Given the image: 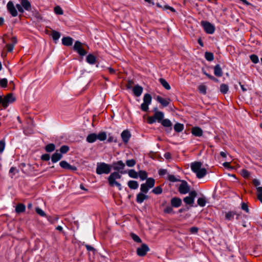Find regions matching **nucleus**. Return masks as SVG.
Instances as JSON below:
<instances>
[{
    "mask_svg": "<svg viewBox=\"0 0 262 262\" xmlns=\"http://www.w3.org/2000/svg\"><path fill=\"white\" fill-rule=\"evenodd\" d=\"M74 49L81 56H84L86 54V51L82 48V43L79 41H76L74 46Z\"/></svg>",
    "mask_w": 262,
    "mask_h": 262,
    "instance_id": "obj_12",
    "label": "nucleus"
},
{
    "mask_svg": "<svg viewBox=\"0 0 262 262\" xmlns=\"http://www.w3.org/2000/svg\"><path fill=\"white\" fill-rule=\"evenodd\" d=\"M152 191L156 194H161L162 192V189L160 186L156 187Z\"/></svg>",
    "mask_w": 262,
    "mask_h": 262,
    "instance_id": "obj_53",
    "label": "nucleus"
},
{
    "mask_svg": "<svg viewBox=\"0 0 262 262\" xmlns=\"http://www.w3.org/2000/svg\"><path fill=\"white\" fill-rule=\"evenodd\" d=\"M14 46V45H13V44H10V43L7 44L6 46L7 48V51L8 52H12Z\"/></svg>",
    "mask_w": 262,
    "mask_h": 262,
    "instance_id": "obj_60",
    "label": "nucleus"
},
{
    "mask_svg": "<svg viewBox=\"0 0 262 262\" xmlns=\"http://www.w3.org/2000/svg\"><path fill=\"white\" fill-rule=\"evenodd\" d=\"M15 99V97L13 96L12 94H8L4 98L3 107L6 108L9 104L14 102Z\"/></svg>",
    "mask_w": 262,
    "mask_h": 262,
    "instance_id": "obj_9",
    "label": "nucleus"
},
{
    "mask_svg": "<svg viewBox=\"0 0 262 262\" xmlns=\"http://www.w3.org/2000/svg\"><path fill=\"white\" fill-rule=\"evenodd\" d=\"M202 163L201 162H194L191 164V169L193 172L196 173V177L199 179L204 177L207 171L206 168H202Z\"/></svg>",
    "mask_w": 262,
    "mask_h": 262,
    "instance_id": "obj_1",
    "label": "nucleus"
},
{
    "mask_svg": "<svg viewBox=\"0 0 262 262\" xmlns=\"http://www.w3.org/2000/svg\"><path fill=\"white\" fill-rule=\"evenodd\" d=\"M60 166L64 169H69L72 171L77 170L76 167L70 165L68 162L65 161H62L59 163Z\"/></svg>",
    "mask_w": 262,
    "mask_h": 262,
    "instance_id": "obj_13",
    "label": "nucleus"
},
{
    "mask_svg": "<svg viewBox=\"0 0 262 262\" xmlns=\"http://www.w3.org/2000/svg\"><path fill=\"white\" fill-rule=\"evenodd\" d=\"M121 136L123 142L127 143L130 137V134L128 130H124Z\"/></svg>",
    "mask_w": 262,
    "mask_h": 262,
    "instance_id": "obj_21",
    "label": "nucleus"
},
{
    "mask_svg": "<svg viewBox=\"0 0 262 262\" xmlns=\"http://www.w3.org/2000/svg\"><path fill=\"white\" fill-rule=\"evenodd\" d=\"M192 134L197 137H201L203 134L202 129L199 127H193L191 129Z\"/></svg>",
    "mask_w": 262,
    "mask_h": 262,
    "instance_id": "obj_19",
    "label": "nucleus"
},
{
    "mask_svg": "<svg viewBox=\"0 0 262 262\" xmlns=\"http://www.w3.org/2000/svg\"><path fill=\"white\" fill-rule=\"evenodd\" d=\"M229 88L227 84H222L220 86V91L223 94H226L228 91Z\"/></svg>",
    "mask_w": 262,
    "mask_h": 262,
    "instance_id": "obj_37",
    "label": "nucleus"
},
{
    "mask_svg": "<svg viewBox=\"0 0 262 262\" xmlns=\"http://www.w3.org/2000/svg\"><path fill=\"white\" fill-rule=\"evenodd\" d=\"M214 73L215 75L218 77L222 76L223 72L222 69L219 64L216 65L214 68Z\"/></svg>",
    "mask_w": 262,
    "mask_h": 262,
    "instance_id": "obj_23",
    "label": "nucleus"
},
{
    "mask_svg": "<svg viewBox=\"0 0 262 262\" xmlns=\"http://www.w3.org/2000/svg\"><path fill=\"white\" fill-rule=\"evenodd\" d=\"M7 9L8 11L11 14L13 17H15L17 15V11L14 6L13 3L9 1L7 4Z\"/></svg>",
    "mask_w": 262,
    "mask_h": 262,
    "instance_id": "obj_11",
    "label": "nucleus"
},
{
    "mask_svg": "<svg viewBox=\"0 0 262 262\" xmlns=\"http://www.w3.org/2000/svg\"><path fill=\"white\" fill-rule=\"evenodd\" d=\"M130 236L135 242L139 243H141L142 242L141 238L136 234L132 233H130Z\"/></svg>",
    "mask_w": 262,
    "mask_h": 262,
    "instance_id": "obj_41",
    "label": "nucleus"
},
{
    "mask_svg": "<svg viewBox=\"0 0 262 262\" xmlns=\"http://www.w3.org/2000/svg\"><path fill=\"white\" fill-rule=\"evenodd\" d=\"M86 61L90 64H94L96 62V57L93 54H89L86 57Z\"/></svg>",
    "mask_w": 262,
    "mask_h": 262,
    "instance_id": "obj_27",
    "label": "nucleus"
},
{
    "mask_svg": "<svg viewBox=\"0 0 262 262\" xmlns=\"http://www.w3.org/2000/svg\"><path fill=\"white\" fill-rule=\"evenodd\" d=\"M197 195L196 192L193 190L189 192V196L185 197L184 199V202L185 204L190 205L192 206L194 203V198Z\"/></svg>",
    "mask_w": 262,
    "mask_h": 262,
    "instance_id": "obj_6",
    "label": "nucleus"
},
{
    "mask_svg": "<svg viewBox=\"0 0 262 262\" xmlns=\"http://www.w3.org/2000/svg\"><path fill=\"white\" fill-rule=\"evenodd\" d=\"M242 208L244 210H245L246 211V212H249L248 207L247 205L245 203H242Z\"/></svg>",
    "mask_w": 262,
    "mask_h": 262,
    "instance_id": "obj_63",
    "label": "nucleus"
},
{
    "mask_svg": "<svg viewBox=\"0 0 262 262\" xmlns=\"http://www.w3.org/2000/svg\"><path fill=\"white\" fill-rule=\"evenodd\" d=\"M206 59L208 61H212L213 60V55L210 52H206L205 55Z\"/></svg>",
    "mask_w": 262,
    "mask_h": 262,
    "instance_id": "obj_43",
    "label": "nucleus"
},
{
    "mask_svg": "<svg viewBox=\"0 0 262 262\" xmlns=\"http://www.w3.org/2000/svg\"><path fill=\"white\" fill-rule=\"evenodd\" d=\"M250 59L251 60V61L253 63H257L258 62V61H259L258 57L257 55H254V54L251 55L250 56Z\"/></svg>",
    "mask_w": 262,
    "mask_h": 262,
    "instance_id": "obj_50",
    "label": "nucleus"
},
{
    "mask_svg": "<svg viewBox=\"0 0 262 262\" xmlns=\"http://www.w3.org/2000/svg\"><path fill=\"white\" fill-rule=\"evenodd\" d=\"M148 196L142 193H139L137 195V202L139 203H142L144 200L147 199Z\"/></svg>",
    "mask_w": 262,
    "mask_h": 262,
    "instance_id": "obj_24",
    "label": "nucleus"
},
{
    "mask_svg": "<svg viewBox=\"0 0 262 262\" xmlns=\"http://www.w3.org/2000/svg\"><path fill=\"white\" fill-rule=\"evenodd\" d=\"M149 251V248L145 244H142L140 247L137 249V253L140 256H145L147 252Z\"/></svg>",
    "mask_w": 262,
    "mask_h": 262,
    "instance_id": "obj_10",
    "label": "nucleus"
},
{
    "mask_svg": "<svg viewBox=\"0 0 262 262\" xmlns=\"http://www.w3.org/2000/svg\"><path fill=\"white\" fill-rule=\"evenodd\" d=\"M125 164L122 161H119L113 163V168L115 170L119 171L124 169Z\"/></svg>",
    "mask_w": 262,
    "mask_h": 262,
    "instance_id": "obj_17",
    "label": "nucleus"
},
{
    "mask_svg": "<svg viewBox=\"0 0 262 262\" xmlns=\"http://www.w3.org/2000/svg\"><path fill=\"white\" fill-rule=\"evenodd\" d=\"M8 80L6 78L0 79V86L2 88H6L7 85Z\"/></svg>",
    "mask_w": 262,
    "mask_h": 262,
    "instance_id": "obj_48",
    "label": "nucleus"
},
{
    "mask_svg": "<svg viewBox=\"0 0 262 262\" xmlns=\"http://www.w3.org/2000/svg\"><path fill=\"white\" fill-rule=\"evenodd\" d=\"M73 39L70 37H64L62 39V42L64 46H69L72 45Z\"/></svg>",
    "mask_w": 262,
    "mask_h": 262,
    "instance_id": "obj_22",
    "label": "nucleus"
},
{
    "mask_svg": "<svg viewBox=\"0 0 262 262\" xmlns=\"http://www.w3.org/2000/svg\"><path fill=\"white\" fill-rule=\"evenodd\" d=\"M55 146L52 143L48 144L45 147V149L47 152H52L55 150Z\"/></svg>",
    "mask_w": 262,
    "mask_h": 262,
    "instance_id": "obj_36",
    "label": "nucleus"
},
{
    "mask_svg": "<svg viewBox=\"0 0 262 262\" xmlns=\"http://www.w3.org/2000/svg\"><path fill=\"white\" fill-rule=\"evenodd\" d=\"M50 156L49 154H44L42 155L41 159L44 161H48L50 160Z\"/></svg>",
    "mask_w": 262,
    "mask_h": 262,
    "instance_id": "obj_59",
    "label": "nucleus"
},
{
    "mask_svg": "<svg viewBox=\"0 0 262 262\" xmlns=\"http://www.w3.org/2000/svg\"><path fill=\"white\" fill-rule=\"evenodd\" d=\"M136 161L134 159L127 160L126 162V165L128 167H133L136 164Z\"/></svg>",
    "mask_w": 262,
    "mask_h": 262,
    "instance_id": "obj_47",
    "label": "nucleus"
},
{
    "mask_svg": "<svg viewBox=\"0 0 262 262\" xmlns=\"http://www.w3.org/2000/svg\"><path fill=\"white\" fill-rule=\"evenodd\" d=\"M138 176L140 177L141 180H144L147 178V173L145 171L140 170L139 171Z\"/></svg>",
    "mask_w": 262,
    "mask_h": 262,
    "instance_id": "obj_33",
    "label": "nucleus"
},
{
    "mask_svg": "<svg viewBox=\"0 0 262 262\" xmlns=\"http://www.w3.org/2000/svg\"><path fill=\"white\" fill-rule=\"evenodd\" d=\"M26 209L25 206L23 204H18L15 208V211L17 213H19L25 211Z\"/></svg>",
    "mask_w": 262,
    "mask_h": 262,
    "instance_id": "obj_28",
    "label": "nucleus"
},
{
    "mask_svg": "<svg viewBox=\"0 0 262 262\" xmlns=\"http://www.w3.org/2000/svg\"><path fill=\"white\" fill-rule=\"evenodd\" d=\"M5 147V142L4 140L0 141V153H2Z\"/></svg>",
    "mask_w": 262,
    "mask_h": 262,
    "instance_id": "obj_57",
    "label": "nucleus"
},
{
    "mask_svg": "<svg viewBox=\"0 0 262 262\" xmlns=\"http://www.w3.org/2000/svg\"><path fill=\"white\" fill-rule=\"evenodd\" d=\"M164 114L162 112H156L154 113L153 116H149L147 117V122L149 124H152L156 121L161 122L163 119Z\"/></svg>",
    "mask_w": 262,
    "mask_h": 262,
    "instance_id": "obj_4",
    "label": "nucleus"
},
{
    "mask_svg": "<svg viewBox=\"0 0 262 262\" xmlns=\"http://www.w3.org/2000/svg\"><path fill=\"white\" fill-rule=\"evenodd\" d=\"M54 12L57 14L61 15L63 14V11L59 6H56L54 8Z\"/></svg>",
    "mask_w": 262,
    "mask_h": 262,
    "instance_id": "obj_54",
    "label": "nucleus"
},
{
    "mask_svg": "<svg viewBox=\"0 0 262 262\" xmlns=\"http://www.w3.org/2000/svg\"><path fill=\"white\" fill-rule=\"evenodd\" d=\"M197 202L199 206L204 207L206 205V201L205 198H200L198 199Z\"/></svg>",
    "mask_w": 262,
    "mask_h": 262,
    "instance_id": "obj_39",
    "label": "nucleus"
},
{
    "mask_svg": "<svg viewBox=\"0 0 262 262\" xmlns=\"http://www.w3.org/2000/svg\"><path fill=\"white\" fill-rule=\"evenodd\" d=\"M128 175L130 178L137 179L138 177V173L134 169H130L128 171Z\"/></svg>",
    "mask_w": 262,
    "mask_h": 262,
    "instance_id": "obj_35",
    "label": "nucleus"
},
{
    "mask_svg": "<svg viewBox=\"0 0 262 262\" xmlns=\"http://www.w3.org/2000/svg\"><path fill=\"white\" fill-rule=\"evenodd\" d=\"M155 181L153 178H150L147 179L145 184H146L148 188H151L154 186Z\"/></svg>",
    "mask_w": 262,
    "mask_h": 262,
    "instance_id": "obj_29",
    "label": "nucleus"
},
{
    "mask_svg": "<svg viewBox=\"0 0 262 262\" xmlns=\"http://www.w3.org/2000/svg\"><path fill=\"white\" fill-rule=\"evenodd\" d=\"M62 157V154H60L58 150H56V151L52 155L51 160L53 163H55L60 160Z\"/></svg>",
    "mask_w": 262,
    "mask_h": 262,
    "instance_id": "obj_18",
    "label": "nucleus"
},
{
    "mask_svg": "<svg viewBox=\"0 0 262 262\" xmlns=\"http://www.w3.org/2000/svg\"><path fill=\"white\" fill-rule=\"evenodd\" d=\"M256 189L257 198L262 203V187H258Z\"/></svg>",
    "mask_w": 262,
    "mask_h": 262,
    "instance_id": "obj_38",
    "label": "nucleus"
},
{
    "mask_svg": "<svg viewBox=\"0 0 262 262\" xmlns=\"http://www.w3.org/2000/svg\"><path fill=\"white\" fill-rule=\"evenodd\" d=\"M69 150V147L68 146L63 145L60 148L59 152L60 154H66Z\"/></svg>",
    "mask_w": 262,
    "mask_h": 262,
    "instance_id": "obj_46",
    "label": "nucleus"
},
{
    "mask_svg": "<svg viewBox=\"0 0 262 262\" xmlns=\"http://www.w3.org/2000/svg\"><path fill=\"white\" fill-rule=\"evenodd\" d=\"M157 100L163 106H167L170 102L169 99H164L159 96H158L156 98Z\"/></svg>",
    "mask_w": 262,
    "mask_h": 262,
    "instance_id": "obj_20",
    "label": "nucleus"
},
{
    "mask_svg": "<svg viewBox=\"0 0 262 262\" xmlns=\"http://www.w3.org/2000/svg\"><path fill=\"white\" fill-rule=\"evenodd\" d=\"M111 166L105 163H98L97 164L96 173L98 174H108L111 172Z\"/></svg>",
    "mask_w": 262,
    "mask_h": 262,
    "instance_id": "obj_3",
    "label": "nucleus"
},
{
    "mask_svg": "<svg viewBox=\"0 0 262 262\" xmlns=\"http://www.w3.org/2000/svg\"><path fill=\"white\" fill-rule=\"evenodd\" d=\"M167 173V170L164 169H161L159 170V174L160 176H163Z\"/></svg>",
    "mask_w": 262,
    "mask_h": 262,
    "instance_id": "obj_64",
    "label": "nucleus"
},
{
    "mask_svg": "<svg viewBox=\"0 0 262 262\" xmlns=\"http://www.w3.org/2000/svg\"><path fill=\"white\" fill-rule=\"evenodd\" d=\"M235 214V213L234 212H226V214H225V217L226 219L227 220H231L234 215Z\"/></svg>",
    "mask_w": 262,
    "mask_h": 262,
    "instance_id": "obj_51",
    "label": "nucleus"
},
{
    "mask_svg": "<svg viewBox=\"0 0 262 262\" xmlns=\"http://www.w3.org/2000/svg\"><path fill=\"white\" fill-rule=\"evenodd\" d=\"M16 7L18 11L20 13H23L24 12V9L22 7V6L20 4H16Z\"/></svg>",
    "mask_w": 262,
    "mask_h": 262,
    "instance_id": "obj_62",
    "label": "nucleus"
},
{
    "mask_svg": "<svg viewBox=\"0 0 262 262\" xmlns=\"http://www.w3.org/2000/svg\"><path fill=\"white\" fill-rule=\"evenodd\" d=\"M20 4L24 9V11H31V5L28 0H20Z\"/></svg>",
    "mask_w": 262,
    "mask_h": 262,
    "instance_id": "obj_15",
    "label": "nucleus"
},
{
    "mask_svg": "<svg viewBox=\"0 0 262 262\" xmlns=\"http://www.w3.org/2000/svg\"><path fill=\"white\" fill-rule=\"evenodd\" d=\"M184 129V125L182 124L177 123L174 125V129L177 132H182Z\"/></svg>",
    "mask_w": 262,
    "mask_h": 262,
    "instance_id": "obj_31",
    "label": "nucleus"
},
{
    "mask_svg": "<svg viewBox=\"0 0 262 262\" xmlns=\"http://www.w3.org/2000/svg\"><path fill=\"white\" fill-rule=\"evenodd\" d=\"M143 90V88L139 85H135L133 89L134 94L137 97H139L141 95Z\"/></svg>",
    "mask_w": 262,
    "mask_h": 262,
    "instance_id": "obj_16",
    "label": "nucleus"
},
{
    "mask_svg": "<svg viewBox=\"0 0 262 262\" xmlns=\"http://www.w3.org/2000/svg\"><path fill=\"white\" fill-rule=\"evenodd\" d=\"M161 123L164 127H171L172 126L171 122L168 119H163Z\"/></svg>",
    "mask_w": 262,
    "mask_h": 262,
    "instance_id": "obj_32",
    "label": "nucleus"
},
{
    "mask_svg": "<svg viewBox=\"0 0 262 262\" xmlns=\"http://www.w3.org/2000/svg\"><path fill=\"white\" fill-rule=\"evenodd\" d=\"M199 90L200 92L204 95L206 94V86L204 84H201L199 86Z\"/></svg>",
    "mask_w": 262,
    "mask_h": 262,
    "instance_id": "obj_40",
    "label": "nucleus"
},
{
    "mask_svg": "<svg viewBox=\"0 0 262 262\" xmlns=\"http://www.w3.org/2000/svg\"><path fill=\"white\" fill-rule=\"evenodd\" d=\"M199 229L196 227H192L190 228L189 231L192 234H196L198 233Z\"/></svg>",
    "mask_w": 262,
    "mask_h": 262,
    "instance_id": "obj_58",
    "label": "nucleus"
},
{
    "mask_svg": "<svg viewBox=\"0 0 262 262\" xmlns=\"http://www.w3.org/2000/svg\"><path fill=\"white\" fill-rule=\"evenodd\" d=\"M97 139V135L96 134H91L88 136L86 141L89 143H93Z\"/></svg>",
    "mask_w": 262,
    "mask_h": 262,
    "instance_id": "obj_26",
    "label": "nucleus"
},
{
    "mask_svg": "<svg viewBox=\"0 0 262 262\" xmlns=\"http://www.w3.org/2000/svg\"><path fill=\"white\" fill-rule=\"evenodd\" d=\"M52 36L54 40H57L60 36V34L58 32L53 31L52 33Z\"/></svg>",
    "mask_w": 262,
    "mask_h": 262,
    "instance_id": "obj_49",
    "label": "nucleus"
},
{
    "mask_svg": "<svg viewBox=\"0 0 262 262\" xmlns=\"http://www.w3.org/2000/svg\"><path fill=\"white\" fill-rule=\"evenodd\" d=\"M152 98L150 94H145L143 97V102L141 105V109L144 112L148 110V106L151 104Z\"/></svg>",
    "mask_w": 262,
    "mask_h": 262,
    "instance_id": "obj_5",
    "label": "nucleus"
},
{
    "mask_svg": "<svg viewBox=\"0 0 262 262\" xmlns=\"http://www.w3.org/2000/svg\"><path fill=\"white\" fill-rule=\"evenodd\" d=\"M170 204L172 207L178 208L182 205V200L180 198L174 197L171 199Z\"/></svg>",
    "mask_w": 262,
    "mask_h": 262,
    "instance_id": "obj_14",
    "label": "nucleus"
},
{
    "mask_svg": "<svg viewBox=\"0 0 262 262\" xmlns=\"http://www.w3.org/2000/svg\"><path fill=\"white\" fill-rule=\"evenodd\" d=\"M159 81L162 86L166 90H169L170 89V86L168 83L163 78H160Z\"/></svg>",
    "mask_w": 262,
    "mask_h": 262,
    "instance_id": "obj_30",
    "label": "nucleus"
},
{
    "mask_svg": "<svg viewBox=\"0 0 262 262\" xmlns=\"http://www.w3.org/2000/svg\"><path fill=\"white\" fill-rule=\"evenodd\" d=\"M121 175L118 172H114L112 173L110 176L108 177V181L109 185L112 186H117L119 190H121V185L118 183L117 180L121 179Z\"/></svg>",
    "mask_w": 262,
    "mask_h": 262,
    "instance_id": "obj_2",
    "label": "nucleus"
},
{
    "mask_svg": "<svg viewBox=\"0 0 262 262\" xmlns=\"http://www.w3.org/2000/svg\"><path fill=\"white\" fill-rule=\"evenodd\" d=\"M190 187L185 181H181V183L179 186V191L181 194H186L190 191Z\"/></svg>",
    "mask_w": 262,
    "mask_h": 262,
    "instance_id": "obj_8",
    "label": "nucleus"
},
{
    "mask_svg": "<svg viewBox=\"0 0 262 262\" xmlns=\"http://www.w3.org/2000/svg\"><path fill=\"white\" fill-rule=\"evenodd\" d=\"M35 211L37 214H38L41 216H45L46 215L45 212L39 207L36 208Z\"/></svg>",
    "mask_w": 262,
    "mask_h": 262,
    "instance_id": "obj_55",
    "label": "nucleus"
},
{
    "mask_svg": "<svg viewBox=\"0 0 262 262\" xmlns=\"http://www.w3.org/2000/svg\"><path fill=\"white\" fill-rule=\"evenodd\" d=\"M204 74L205 75H206L209 78H210V79L215 81V82H217L218 81V80L215 78V77H214L213 76L206 73L205 72H203Z\"/></svg>",
    "mask_w": 262,
    "mask_h": 262,
    "instance_id": "obj_61",
    "label": "nucleus"
},
{
    "mask_svg": "<svg viewBox=\"0 0 262 262\" xmlns=\"http://www.w3.org/2000/svg\"><path fill=\"white\" fill-rule=\"evenodd\" d=\"M241 175L245 178H248L250 177V173L249 171H248L246 169H242L241 171Z\"/></svg>",
    "mask_w": 262,
    "mask_h": 262,
    "instance_id": "obj_44",
    "label": "nucleus"
},
{
    "mask_svg": "<svg viewBox=\"0 0 262 262\" xmlns=\"http://www.w3.org/2000/svg\"><path fill=\"white\" fill-rule=\"evenodd\" d=\"M128 186L130 189H136L138 188L139 184L136 181H129L128 182Z\"/></svg>",
    "mask_w": 262,
    "mask_h": 262,
    "instance_id": "obj_25",
    "label": "nucleus"
},
{
    "mask_svg": "<svg viewBox=\"0 0 262 262\" xmlns=\"http://www.w3.org/2000/svg\"><path fill=\"white\" fill-rule=\"evenodd\" d=\"M149 189V188H148L147 185L145 184V183L141 184L140 189L142 192L146 193L148 192Z\"/></svg>",
    "mask_w": 262,
    "mask_h": 262,
    "instance_id": "obj_45",
    "label": "nucleus"
},
{
    "mask_svg": "<svg viewBox=\"0 0 262 262\" xmlns=\"http://www.w3.org/2000/svg\"><path fill=\"white\" fill-rule=\"evenodd\" d=\"M18 172V170L15 167H11V169L9 170V173L10 174V176L11 178L13 177L15 174L17 173Z\"/></svg>",
    "mask_w": 262,
    "mask_h": 262,
    "instance_id": "obj_52",
    "label": "nucleus"
},
{
    "mask_svg": "<svg viewBox=\"0 0 262 262\" xmlns=\"http://www.w3.org/2000/svg\"><path fill=\"white\" fill-rule=\"evenodd\" d=\"M201 25L203 27L206 33L212 34L214 32L215 28L214 26L210 23L206 21H202Z\"/></svg>",
    "mask_w": 262,
    "mask_h": 262,
    "instance_id": "obj_7",
    "label": "nucleus"
},
{
    "mask_svg": "<svg viewBox=\"0 0 262 262\" xmlns=\"http://www.w3.org/2000/svg\"><path fill=\"white\" fill-rule=\"evenodd\" d=\"M167 179L169 181L172 182L180 181L179 179L177 178L174 175L172 174L168 175Z\"/></svg>",
    "mask_w": 262,
    "mask_h": 262,
    "instance_id": "obj_42",
    "label": "nucleus"
},
{
    "mask_svg": "<svg viewBox=\"0 0 262 262\" xmlns=\"http://www.w3.org/2000/svg\"><path fill=\"white\" fill-rule=\"evenodd\" d=\"M106 138V134L105 132H102L99 133L98 135H97V139H99L100 141L105 140Z\"/></svg>",
    "mask_w": 262,
    "mask_h": 262,
    "instance_id": "obj_34",
    "label": "nucleus"
},
{
    "mask_svg": "<svg viewBox=\"0 0 262 262\" xmlns=\"http://www.w3.org/2000/svg\"><path fill=\"white\" fill-rule=\"evenodd\" d=\"M164 212L165 213H173V209L171 207L168 206L166 207V208L164 209Z\"/></svg>",
    "mask_w": 262,
    "mask_h": 262,
    "instance_id": "obj_56",
    "label": "nucleus"
}]
</instances>
